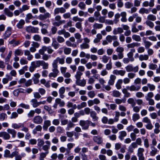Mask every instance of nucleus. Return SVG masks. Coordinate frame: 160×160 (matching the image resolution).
Returning <instances> with one entry per match:
<instances>
[{
    "instance_id": "obj_1",
    "label": "nucleus",
    "mask_w": 160,
    "mask_h": 160,
    "mask_svg": "<svg viewBox=\"0 0 160 160\" xmlns=\"http://www.w3.org/2000/svg\"><path fill=\"white\" fill-rule=\"evenodd\" d=\"M52 66L53 68L52 70V72H50L48 75L50 78L56 77L59 73V71L58 69V65L52 62Z\"/></svg>"
},
{
    "instance_id": "obj_2",
    "label": "nucleus",
    "mask_w": 160,
    "mask_h": 160,
    "mask_svg": "<svg viewBox=\"0 0 160 160\" xmlns=\"http://www.w3.org/2000/svg\"><path fill=\"white\" fill-rule=\"evenodd\" d=\"M89 120L84 121L80 120L79 124L82 127V129L84 130H86L89 128Z\"/></svg>"
},
{
    "instance_id": "obj_3",
    "label": "nucleus",
    "mask_w": 160,
    "mask_h": 160,
    "mask_svg": "<svg viewBox=\"0 0 160 160\" xmlns=\"http://www.w3.org/2000/svg\"><path fill=\"white\" fill-rule=\"evenodd\" d=\"M125 68L128 72H136L138 70V66L133 68L131 65H128L125 67Z\"/></svg>"
},
{
    "instance_id": "obj_4",
    "label": "nucleus",
    "mask_w": 160,
    "mask_h": 160,
    "mask_svg": "<svg viewBox=\"0 0 160 160\" xmlns=\"http://www.w3.org/2000/svg\"><path fill=\"white\" fill-rule=\"evenodd\" d=\"M61 64H63L65 63V59L64 58H60L59 57H58L56 58L52 62L58 65V63Z\"/></svg>"
},
{
    "instance_id": "obj_5",
    "label": "nucleus",
    "mask_w": 160,
    "mask_h": 160,
    "mask_svg": "<svg viewBox=\"0 0 160 160\" xmlns=\"http://www.w3.org/2000/svg\"><path fill=\"white\" fill-rule=\"evenodd\" d=\"M126 88L131 91H139L141 88L140 86H135L134 85H132L130 86H128Z\"/></svg>"
},
{
    "instance_id": "obj_6",
    "label": "nucleus",
    "mask_w": 160,
    "mask_h": 160,
    "mask_svg": "<svg viewBox=\"0 0 160 160\" xmlns=\"http://www.w3.org/2000/svg\"><path fill=\"white\" fill-rule=\"evenodd\" d=\"M33 121L34 123L37 124H40L43 121V119L42 117L40 116H35L33 119Z\"/></svg>"
},
{
    "instance_id": "obj_7",
    "label": "nucleus",
    "mask_w": 160,
    "mask_h": 160,
    "mask_svg": "<svg viewBox=\"0 0 160 160\" xmlns=\"http://www.w3.org/2000/svg\"><path fill=\"white\" fill-rule=\"evenodd\" d=\"M136 50L134 48H132L130 50L129 52L127 54V56L128 58L130 59L131 62H133L134 60V59L133 58V53L135 52Z\"/></svg>"
},
{
    "instance_id": "obj_8",
    "label": "nucleus",
    "mask_w": 160,
    "mask_h": 160,
    "mask_svg": "<svg viewBox=\"0 0 160 160\" xmlns=\"http://www.w3.org/2000/svg\"><path fill=\"white\" fill-rule=\"evenodd\" d=\"M116 77L114 75L111 74L110 75L109 79L108 82V84L109 85H113L114 83Z\"/></svg>"
},
{
    "instance_id": "obj_9",
    "label": "nucleus",
    "mask_w": 160,
    "mask_h": 160,
    "mask_svg": "<svg viewBox=\"0 0 160 160\" xmlns=\"http://www.w3.org/2000/svg\"><path fill=\"white\" fill-rule=\"evenodd\" d=\"M45 142L46 144L43 145L42 146V149L44 151H46V152H48V153H49L48 149L51 145V142L47 140Z\"/></svg>"
},
{
    "instance_id": "obj_10",
    "label": "nucleus",
    "mask_w": 160,
    "mask_h": 160,
    "mask_svg": "<svg viewBox=\"0 0 160 160\" xmlns=\"http://www.w3.org/2000/svg\"><path fill=\"white\" fill-rule=\"evenodd\" d=\"M93 139L94 141L98 144H101L103 142L102 138L99 136H94Z\"/></svg>"
},
{
    "instance_id": "obj_11",
    "label": "nucleus",
    "mask_w": 160,
    "mask_h": 160,
    "mask_svg": "<svg viewBox=\"0 0 160 160\" xmlns=\"http://www.w3.org/2000/svg\"><path fill=\"white\" fill-rule=\"evenodd\" d=\"M51 17L50 14L48 12H46L44 14H40L39 16V18L41 20H44L47 18Z\"/></svg>"
},
{
    "instance_id": "obj_12",
    "label": "nucleus",
    "mask_w": 160,
    "mask_h": 160,
    "mask_svg": "<svg viewBox=\"0 0 160 160\" xmlns=\"http://www.w3.org/2000/svg\"><path fill=\"white\" fill-rule=\"evenodd\" d=\"M66 11V9L63 8H57L54 10V14H57L59 12L61 13H64Z\"/></svg>"
},
{
    "instance_id": "obj_13",
    "label": "nucleus",
    "mask_w": 160,
    "mask_h": 160,
    "mask_svg": "<svg viewBox=\"0 0 160 160\" xmlns=\"http://www.w3.org/2000/svg\"><path fill=\"white\" fill-rule=\"evenodd\" d=\"M7 132L12 135V138H14L16 137V131L14 129L8 128L7 130Z\"/></svg>"
},
{
    "instance_id": "obj_14",
    "label": "nucleus",
    "mask_w": 160,
    "mask_h": 160,
    "mask_svg": "<svg viewBox=\"0 0 160 160\" xmlns=\"http://www.w3.org/2000/svg\"><path fill=\"white\" fill-rule=\"evenodd\" d=\"M30 102L32 103V104L33 107L36 108L39 106V102H38L37 99L35 98L32 99Z\"/></svg>"
},
{
    "instance_id": "obj_15",
    "label": "nucleus",
    "mask_w": 160,
    "mask_h": 160,
    "mask_svg": "<svg viewBox=\"0 0 160 160\" xmlns=\"http://www.w3.org/2000/svg\"><path fill=\"white\" fill-rule=\"evenodd\" d=\"M55 102V103L58 104L60 107H63L65 105V102L60 98H57Z\"/></svg>"
},
{
    "instance_id": "obj_16",
    "label": "nucleus",
    "mask_w": 160,
    "mask_h": 160,
    "mask_svg": "<svg viewBox=\"0 0 160 160\" xmlns=\"http://www.w3.org/2000/svg\"><path fill=\"white\" fill-rule=\"evenodd\" d=\"M140 46V44L138 42H132L127 45L128 48H134L135 47H139Z\"/></svg>"
},
{
    "instance_id": "obj_17",
    "label": "nucleus",
    "mask_w": 160,
    "mask_h": 160,
    "mask_svg": "<svg viewBox=\"0 0 160 160\" xmlns=\"http://www.w3.org/2000/svg\"><path fill=\"white\" fill-rule=\"evenodd\" d=\"M76 83L77 85L81 87H84L86 85V82L85 79H83L81 80L80 79L78 81H76Z\"/></svg>"
},
{
    "instance_id": "obj_18",
    "label": "nucleus",
    "mask_w": 160,
    "mask_h": 160,
    "mask_svg": "<svg viewBox=\"0 0 160 160\" xmlns=\"http://www.w3.org/2000/svg\"><path fill=\"white\" fill-rule=\"evenodd\" d=\"M90 116L92 118L94 121H97L98 119V118L97 116V114L94 111H91Z\"/></svg>"
},
{
    "instance_id": "obj_19",
    "label": "nucleus",
    "mask_w": 160,
    "mask_h": 160,
    "mask_svg": "<svg viewBox=\"0 0 160 160\" xmlns=\"http://www.w3.org/2000/svg\"><path fill=\"white\" fill-rule=\"evenodd\" d=\"M122 82L123 80L121 79H119L118 80L115 84V86L117 89L119 90L121 88V85Z\"/></svg>"
},
{
    "instance_id": "obj_20",
    "label": "nucleus",
    "mask_w": 160,
    "mask_h": 160,
    "mask_svg": "<svg viewBox=\"0 0 160 160\" xmlns=\"http://www.w3.org/2000/svg\"><path fill=\"white\" fill-rule=\"evenodd\" d=\"M120 16L122 17L121 19V21L123 22H126L127 21L126 12H121L120 13Z\"/></svg>"
},
{
    "instance_id": "obj_21",
    "label": "nucleus",
    "mask_w": 160,
    "mask_h": 160,
    "mask_svg": "<svg viewBox=\"0 0 160 160\" xmlns=\"http://www.w3.org/2000/svg\"><path fill=\"white\" fill-rule=\"evenodd\" d=\"M149 56L147 54H141L139 57V60L141 61L147 60Z\"/></svg>"
},
{
    "instance_id": "obj_22",
    "label": "nucleus",
    "mask_w": 160,
    "mask_h": 160,
    "mask_svg": "<svg viewBox=\"0 0 160 160\" xmlns=\"http://www.w3.org/2000/svg\"><path fill=\"white\" fill-rule=\"evenodd\" d=\"M158 152V149L154 147H152L150 154L151 156H154Z\"/></svg>"
},
{
    "instance_id": "obj_23",
    "label": "nucleus",
    "mask_w": 160,
    "mask_h": 160,
    "mask_svg": "<svg viewBox=\"0 0 160 160\" xmlns=\"http://www.w3.org/2000/svg\"><path fill=\"white\" fill-rule=\"evenodd\" d=\"M83 73L80 71H77L76 72V74L75 75V77L76 79V81H78L81 78V76L82 75Z\"/></svg>"
},
{
    "instance_id": "obj_24",
    "label": "nucleus",
    "mask_w": 160,
    "mask_h": 160,
    "mask_svg": "<svg viewBox=\"0 0 160 160\" xmlns=\"http://www.w3.org/2000/svg\"><path fill=\"white\" fill-rule=\"evenodd\" d=\"M4 11L6 15L8 17H12L13 15V13L12 12L10 11L9 9L7 8H4Z\"/></svg>"
},
{
    "instance_id": "obj_25",
    "label": "nucleus",
    "mask_w": 160,
    "mask_h": 160,
    "mask_svg": "<svg viewBox=\"0 0 160 160\" xmlns=\"http://www.w3.org/2000/svg\"><path fill=\"white\" fill-rule=\"evenodd\" d=\"M150 12V10L147 9H146L144 8H141L139 11V12L140 13L142 14H143L144 13H146V14H148Z\"/></svg>"
},
{
    "instance_id": "obj_26",
    "label": "nucleus",
    "mask_w": 160,
    "mask_h": 160,
    "mask_svg": "<svg viewBox=\"0 0 160 160\" xmlns=\"http://www.w3.org/2000/svg\"><path fill=\"white\" fill-rule=\"evenodd\" d=\"M58 33L60 35L63 34L65 38L70 37V35L69 32H65V31H59L58 32Z\"/></svg>"
},
{
    "instance_id": "obj_27",
    "label": "nucleus",
    "mask_w": 160,
    "mask_h": 160,
    "mask_svg": "<svg viewBox=\"0 0 160 160\" xmlns=\"http://www.w3.org/2000/svg\"><path fill=\"white\" fill-rule=\"evenodd\" d=\"M25 23L23 19H21L17 24V26L19 29H22Z\"/></svg>"
},
{
    "instance_id": "obj_28",
    "label": "nucleus",
    "mask_w": 160,
    "mask_h": 160,
    "mask_svg": "<svg viewBox=\"0 0 160 160\" xmlns=\"http://www.w3.org/2000/svg\"><path fill=\"white\" fill-rule=\"evenodd\" d=\"M34 18V17L31 13H28L26 15L25 21L26 22H29L30 19H32Z\"/></svg>"
},
{
    "instance_id": "obj_29",
    "label": "nucleus",
    "mask_w": 160,
    "mask_h": 160,
    "mask_svg": "<svg viewBox=\"0 0 160 160\" xmlns=\"http://www.w3.org/2000/svg\"><path fill=\"white\" fill-rule=\"evenodd\" d=\"M12 53V51H10L9 52L7 56L5 58V62L6 63V64H8V63L9 62L10 59L11 57Z\"/></svg>"
},
{
    "instance_id": "obj_30",
    "label": "nucleus",
    "mask_w": 160,
    "mask_h": 160,
    "mask_svg": "<svg viewBox=\"0 0 160 160\" xmlns=\"http://www.w3.org/2000/svg\"><path fill=\"white\" fill-rule=\"evenodd\" d=\"M120 17V14L118 13H116L114 16V18L113 22L115 23H117L119 21V18Z\"/></svg>"
},
{
    "instance_id": "obj_31",
    "label": "nucleus",
    "mask_w": 160,
    "mask_h": 160,
    "mask_svg": "<svg viewBox=\"0 0 160 160\" xmlns=\"http://www.w3.org/2000/svg\"><path fill=\"white\" fill-rule=\"evenodd\" d=\"M36 68L35 66V62H32L31 63V66L29 68V71L30 72H33L34 71L35 69Z\"/></svg>"
},
{
    "instance_id": "obj_32",
    "label": "nucleus",
    "mask_w": 160,
    "mask_h": 160,
    "mask_svg": "<svg viewBox=\"0 0 160 160\" xmlns=\"http://www.w3.org/2000/svg\"><path fill=\"white\" fill-rule=\"evenodd\" d=\"M48 152H42L40 154L39 160H44V158L46 157L47 155L48 154Z\"/></svg>"
},
{
    "instance_id": "obj_33",
    "label": "nucleus",
    "mask_w": 160,
    "mask_h": 160,
    "mask_svg": "<svg viewBox=\"0 0 160 160\" xmlns=\"http://www.w3.org/2000/svg\"><path fill=\"white\" fill-rule=\"evenodd\" d=\"M144 150L143 148H139L138 150L137 156H143V152Z\"/></svg>"
},
{
    "instance_id": "obj_34",
    "label": "nucleus",
    "mask_w": 160,
    "mask_h": 160,
    "mask_svg": "<svg viewBox=\"0 0 160 160\" xmlns=\"http://www.w3.org/2000/svg\"><path fill=\"white\" fill-rule=\"evenodd\" d=\"M121 95V93L117 90H114L112 92V96L115 97H119Z\"/></svg>"
},
{
    "instance_id": "obj_35",
    "label": "nucleus",
    "mask_w": 160,
    "mask_h": 160,
    "mask_svg": "<svg viewBox=\"0 0 160 160\" xmlns=\"http://www.w3.org/2000/svg\"><path fill=\"white\" fill-rule=\"evenodd\" d=\"M102 27V25L101 24L95 23L93 25V27L95 29H100Z\"/></svg>"
},
{
    "instance_id": "obj_36",
    "label": "nucleus",
    "mask_w": 160,
    "mask_h": 160,
    "mask_svg": "<svg viewBox=\"0 0 160 160\" xmlns=\"http://www.w3.org/2000/svg\"><path fill=\"white\" fill-rule=\"evenodd\" d=\"M127 102L129 104L131 105L132 107H133L136 105V103L134 100V99L132 98H129L127 100Z\"/></svg>"
},
{
    "instance_id": "obj_37",
    "label": "nucleus",
    "mask_w": 160,
    "mask_h": 160,
    "mask_svg": "<svg viewBox=\"0 0 160 160\" xmlns=\"http://www.w3.org/2000/svg\"><path fill=\"white\" fill-rule=\"evenodd\" d=\"M117 39L116 36H108L106 38L107 40L109 42H112V40H115Z\"/></svg>"
},
{
    "instance_id": "obj_38",
    "label": "nucleus",
    "mask_w": 160,
    "mask_h": 160,
    "mask_svg": "<svg viewBox=\"0 0 160 160\" xmlns=\"http://www.w3.org/2000/svg\"><path fill=\"white\" fill-rule=\"evenodd\" d=\"M120 135L119 136V138L121 140L123 139V137H125L127 136V133L125 131H122L120 132Z\"/></svg>"
},
{
    "instance_id": "obj_39",
    "label": "nucleus",
    "mask_w": 160,
    "mask_h": 160,
    "mask_svg": "<svg viewBox=\"0 0 160 160\" xmlns=\"http://www.w3.org/2000/svg\"><path fill=\"white\" fill-rule=\"evenodd\" d=\"M79 56L81 58L86 57L87 59H89V54H86L84 52L82 51L80 52Z\"/></svg>"
},
{
    "instance_id": "obj_40",
    "label": "nucleus",
    "mask_w": 160,
    "mask_h": 160,
    "mask_svg": "<svg viewBox=\"0 0 160 160\" xmlns=\"http://www.w3.org/2000/svg\"><path fill=\"white\" fill-rule=\"evenodd\" d=\"M38 140L37 145L38 147H41L44 145L45 142L43 139H38Z\"/></svg>"
},
{
    "instance_id": "obj_41",
    "label": "nucleus",
    "mask_w": 160,
    "mask_h": 160,
    "mask_svg": "<svg viewBox=\"0 0 160 160\" xmlns=\"http://www.w3.org/2000/svg\"><path fill=\"white\" fill-rule=\"evenodd\" d=\"M72 19L75 22L78 21V22H82L83 21V18H80L78 16L73 17Z\"/></svg>"
},
{
    "instance_id": "obj_42",
    "label": "nucleus",
    "mask_w": 160,
    "mask_h": 160,
    "mask_svg": "<svg viewBox=\"0 0 160 160\" xmlns=\"http://www.w3.org/2000/svg\"><path fill=\"white\" fill-rule=\"evenodd\" d=\"M115 103L118 104H119L122 103H125L126 102V99H116L115 100Z\"/></svg>"
},
{
    "instance_id": "obj_43",
    "label": "nucleus",
    "mask_w": 160,
    "mask_h": 160,
    "mask_svg": "<svg viewBox=\"0 0 160 160\" xmlns=\"http://www.w3.org/2000/svg\"><path fill=\"white\" fill-rule=\"evenodd\" d=\"M147 19L148 20L155 21L156 20V17L153 14H150L148 16Z\"/></svg>"
},
{
    "instance_id": "obj_44",
    "label": "nucleus",
    "mask_w": 160,
    "mask_h": 160,
    "mask_svg": "<svg viewBox=\"0 0 160 160\" xmlns=\"http://www.w3.org/2000/svg\"><path fill=\"white\" fill-rule=\"evenodd\" d=\"M23 126V124L20 125L16 123H12V127L15 129H18Z\"/></svg>"
},
{
    "instance_id": "obj_45",
    "label": "nucleus",
    "mask_w": 160,
    "mask_h": 160,
    "mask_svg": "<svg viewBox=\"0 0 160 160\" xmlns=\"http://www.w3.org/2000/svg\"><path fill=\"white\" fill-rule=\"evenodd\" d=\"M144 137H142V139L144 140V145L145 148H148L149 147V141L148 138H146L144 139Z\"/></svg>"
},
{
    "instance_id": "obj_46",
    "label": "nucleus",
    "mask_w": 160,
    "mask_h": 160,
    "mask_svg": "<svg viewBox=\"0 0 160 160\" xmlns=\"http://www.w3.org/2000/svg\"><path fill=\"white\" fill-rule=\"evenodd\" d=\"M10 137L11 136L8 132H4L3 137L4 139L5 140H9L10 138Z\"/></svg>"
},
{
    "instance_id": "obj_47",
    "label": "nucleus",
    "mask_w": 160,
    "mask_h": 160,
    "mask_svg": "<svg viewBox=\"0 0 160 160\" xmlns=\"http://www.w3.org/2000/svg\"><path fill=\"white\" fill-rule=\"evenodd\" d=\"M40 82L42 84H44L46 87L48 88L50 86V84L48 82H47L45 79H41Z\"/></svg>"
},
{
    "instance_id": "obj_48",
    "label": "nucleus",
    "mask_w": 160,
    "mask_h": 160,
    "mask_svg": "<svg viewBox=\"0 0 160 160\" xmlns=\"http://www.w3.org/2000/svg\"><path fill=\"white\" fill-rule=\"evenodd\" d=\"M132 118L133 121L135 122L140 118V117L139 114L134 113L133 115Z\"/></svg>"
},
{
    "instance_id": "obj_49",
    "label": "nucleus",
    "mask_w": 160,
    "mask_h": 160,
    "mask_svg": "<svg viewBox=\"0 0 160 160\" xmlns=\"http://www.w3.org/2000/svg\"><path fill=\"white\" fill-rule=\"evenodd\" d=\"M47 47L45 46H43L42 48L39 51V53L41 55H43L44 52L47 50Z\"/></svg>"
},
{
    "instance_id": "obj_50",
    "label": "nucleus",
    "mask_w": 160,
    "mask_h": 160,
    "mask_svg": "<svg viewBox=\"0 0 160 160\" xmlns=\"http://www.w3.org/2000/svg\"><path fill=\"white\" fill-rule=\"evenodd\" d=\"M154 94L152 92H149L147 93V95L145 96L146 99H150L153 97Z\"/></svg>"
},
{
    "instance_id": "obj_51",
    "label": "nucleus",
    "mask_w": 160,
    "mask_h": 160,
    "mask_svg": "<svg viewBox=\"0 0 160 160\" xmlns=\"http://www.w3.org/2000/svg\"><path fill=\"white\" fill-rule=\"evenodd\" d=\"M10 151L6 149L4 151V156L6 158H10L11 154Z\"/></svg>"
},
{
    "instance_id": "obj_52",
    "label": "nucleus",
    "mask_w": 160,
    "mask_h": 160,
    "mask_svg": "<svg viewBox=\"0 0 160 160\" xmlns=\"http://www.w3.org/2000/svg\"><path fill=\"white\" fill-rule=\"evenodd\" d=\"M78 7L81 9L84 10L86 8V5L83 2H80L78 5Z\"/></svg>"
},
{
    "instance_id": "obj_53",
    "label": "nucleus",
    "mask_w": 160,
    "mask_h": 160,
    "mask_svg": "<svg viewBox=\"0 0 160 160\" xmlns=\"http://www.w3.org/2000/svg\"><path fill=\"white\" fill-rule=\"evenodd\" d=\"M132 6V3L130 2H127L125 3V7L126 8L129 9Z\"/></svg>"
},
{
    "instance_id": "obj_54",
    "label": "nucleus",
    "mask_w": 160,
    "mask_h": 160,
    "mask_svg": "<svg viewBox=\"0 0 160 160\" xmlns=\"http://www.w3.org/2000/svg\"><path fill=\"white\" fill-rule=\"evenodd\" d=\"M89 47V44L86 43H83L80 45V48L81 49H88Z\"/></svg>"
},
{
    "instance_id": "obj_55",
    "label": "nucleus",
    "mask_w": 160,
    "mask_h": 160,
    "mask_svg": "<svg viewBox=\"0 0 160 160\" xmlns=\"http://www.w3.org/2000/svg\"><path fill=\"white\" fill-rule=\"evenodd\" d=\"M71 51V49L70 48L65 47L64 48V52L65 54L68 55L70 54Z\"/></svg>"
},
{
    "instance_id": "obj_56",
    "label": "nucleus",
    "mask_w": 160,
    "mask_h": 160,
    "mask_svg": "<svg viewBox=\"0 0 160 160\" xmlns=\"http://www.w3.org/2000/svg\"><path fill=\"white\" fill-rule=\"evenodd\" d=\"M41 66L43 69H47L48 68V64L43 60H42Z\"/></svg>"
},
{
    "instance_id": "obj_57",
    "label": "nucleus",
    "mask_w": 160,
    "mask_h": 160,
    "mask_svg": "<svg viewBox=\"0 0 160 160\" xmlns=\"http://www.w3.org/2000/svg\"><path fill=\"white\" fill-rule=\"evenodd\" d=\"M11 34V31H6L4 34L3 35V37L4 38L6 39L7 38L9 37Z\"/></svg>"
},
{
    "instance_id": "obj_58",
    "label": "nucleus",
    "mask_w": 160,
    "mask_h": 160,
    "mask_svg": "<svg viewBox=\"0 0 160 160\" xmlns=\"http://www.w3.org/2000/svg\"><path fill=\"white\" fill-rule=\"evenodd\" d=\"M74 124L71 122L70 121L68 123L67 127L66 128V130H69L70 129L74 127Z\"/></svg>"
},
{
    "instance_id": "obj_59",
    "label": "nucleus",
    "mask_w": 160,
    "mask_h": 160,
    "mask_svg": "<svg viewBox=\"0 0 160 160\" xmlns=\"http://www.w3.org/2000/svg\"><path fill=\"white\" fill-rule=\"evenodd\" d=\"M115 116L114 118H115V122H117L119 120V117L120 115V113L118 111H116L115 112Z\"/></svg>"
},
{
    "instance_id": "obj_60",
    "label": "nucleus",
    "mask_w": 160,
    "mask_h": 160,
    "mask_svg": "<svg viewBox=\"0 0 160 160\" xmlns=\"http://www.w3.org/2000/svg\"><path fill=\"white\" fill-rule=\"evenodd\" d=\"M23 52L21 50L17 49L15 50L14 52L15 55H22L23 54Z\"/></svg>"
},
{
    "instance_id": "obj_61",
    "label": "nucleus",
    "mask_w": 160,
    "mask_h": 160,
    "mask_svg": "<svg viewBox=\"0 0 160 160\" xmlns=\"http://www.w3.org/2000/svg\"><path fill=\"white\" fill-rule=\"evenodd\" d=\"M52 45L56 49L58 48L59 45L56 41L54 40L53 41Z\"/></svg>"
},
{
    "instance_id": "obj_62",
    "label": "nucleus",
    "mask_w": 160,
    "mask_h": 160,
    "mask_svg": "<svg viewBox=\"0 0 160 160\" xmlns=\"http://www.w3.org/2000/svg\"><path fill=\"white\" fill-rule=\"evenodd\" d=\"M132 38L133 40L137 42H139L141 40V38L139 36L135 35H133L132 36Z\"/></svg>"
},
{
    "instance_id": "obj_63",
    "label": "nucleus",
    "mask_w": 160,
    "mask_h": 160,
    "mask_svg": "<svg viewBox=\"0 0 160 160\" xmlns=\"http://www.w3.org/2000/svg\"><path fill=\"white\" fill-rule=\"evenodd\" d=\"M157 67V65L156 64L151 63L149 64V68L151 70H155Z\"/></svg>"
},
{
    "instance_id": "obj_64",
    "label": "nucleus",
    "mask_w": 160,
    "mask_h": 160,
    "mask_svg": "<svg viewBox=\"0 0 160 160\" xmlns=\"http://www.w3.org/2000/svg\"><path fill=\"white\" fill-rule=\"evenodd\" d=\"M117 5L118 8H121L123 6V3L122 0H117Z\"/></svg>"
}]
</instances>
